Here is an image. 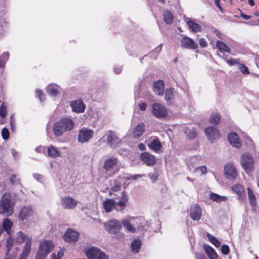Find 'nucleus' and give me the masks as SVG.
<instances>
[{"label":"nucleus","instance_id":"30","mask_svg":"<svg viewBox=\"0 0 259 259\" xmlns=\"http://www.w3.org/2000/svg\"><path fill=\"white\" fill-rule=\"evenodd\" d=\"M130 219L131 218L124 219L122 220L121 222L123 227H124L128 232L133 233L136 232V230L135 228L131 225Z\"/></svg>","mask_w":259,"mask_h":259},{"label":"nucleus","instance_id":"39","mask_svg":"<svg viewBox=\"0 0 259 259\" xmlns=\"http://www.w3.org/2000/svg\"><path fill=\"white\" fill-rule=\"evenodd\" d=\"M173 89H166L165 91V99L167 103H171L174 99Z\"/></svg>","mask_w":259,"mask_h":259},{"label":"nucleus","instance_id":"37","mask_svg":"<svg viewBox=\"0 0 259 259\" xmlns=\"http://www.w3.org/2000/svg\"><path fill=\"white\" fill-rule=\"evenodd\" d=\"M247 190L249 203L251 205L255 206L256 205V200L255 195L250 187H247Z\"/></svg>","mask_w":259,"mask_h":259},{"label":"nucleus","instance_id":"46","mask_svg":"<svg viewBox=\"0 0 259 259\" xmlns=\"http://www.w3.org/2000/svg\"><path fill=\"white\" fill-rule=\"evenodd\" d=\"M225 60H226V62L228 63V64L229 65H230V66H233V65H239V64H240L239 59H234L233 58H231L230 59H225Z\"/></svg>","mask_w":259,"mask_h":259},{"label":"nucleus","instance_id":"13","mask_svg":"<svg viewBox=\"0 0 259 259\" xmlns=\"http://www.w3.org/2000/svg\"><path fill=\"white\" fill-rule=\"evenodd\" d=\"M205 134L207 138L211 141L220 138L221 135L217 127L210 126L206 127L204 130Z\"/></svg>","mask_w":259,"mask_h":259},{"label":"nucleus","instance_id":"32","mask_svg":"<svg viewBox=\"0 0 259 259\" xmlns=\"http://www.w3.org/2000/svg\"><path fill=\"white\" fill-rule=\"evenodd\" d=\"M163 20L167 24H171L173 21L174 16L171 12L166 10L163 13Z\"/></svg>","mask_w":259,"mask_h":259},{"label":"nucleus","instance_id":"45","mask_svg":"<svg viewBox=\"0 0 259 259\" xmlns=\"http://www.w3.org/2000/svg\"><path fill=\"white\" fill-rule=\"evenodd\" d=\"M238 68L243 74H248L249 73L248 68L244 64L240 63L238 65Z\"/></svg>","mask_w":259,"mask_h":259},{"label":"nucleus","instance_id":"41","mask_svg":"<svg viewBox=\"0 0 259 259\" xmlns=\"http://www.w3.org/2000/svg\"><path fill=\"white\" fill-rule=\"evenodd\" d=\"M185 133L188 136L189 139H194L196 137L197 135V133L196 130V128H190L189 127H187L185 130Z\"/></svg>","mask_w":259,"mask_h":259},{"label":"nucleus","instance_id":"19","mask_svg":"<svg viewBox=\"0 0 259 259\" xmlns=\"http://www.w3.org/2000/svg\"><path fill=\"white\" fill-rule=\"evenodd\" d=\"M103 206L107 213L111 212L113 209L118 211V208L115 206V202L113 199H106L103 202Z\"/></svg>","mask_w":259,"mask_h":259},{"label":"nucleus","instance_id":"23","mask_svg":"<svg viewBox=\"0 0 259 259\" xmlns=\"http://www.w3.org/2000/svg\"><path fill=\"white\" fill-rule=\"evenodd\" d=\"M102 250L97 247H92L85 251V255L88 259H96Z\"/></svg>","mask_w":259,"mask_h":259},{"label":"nucleus","instance_id":"36","mask_svg":"<svg viewBox=\"0 0 259 259\" xmlns=\"http://www.w3.org/2000/svg\"><path fill=\"white\" fill-rule=\"evenodd\" d=\"M187 23L190 29L193 32H198L201 30V26L197 23H195L193 20H188Z\"/></svg>","mask_w":259,"mask_h":259},{"label":"nucleus","instance_id":"61","mask_svg":"<svg viewBox=\"0 0 259 259\" xmlns=\"http://www.w3.org/2000/svg\"><path fill=\"white\" fill-rule=\"evenodd\" d=\"M57 255L59 259H61L64 255V250L62 249L59 250Z\"/></svg>","mask_w":259,"mask_h":259},{"label":"nucleus","instance_id":"12","mask_svg":"<svg viewBox=\"0 0 259 259\" xmlns=\"http://www.w3.org/2000/svg\"><path fill=\"white\" fill-rule=\"evenodd\" d=\"M181 46L183 48L195 50L198 48V46L192 38L183 36L180 41Z\"/></svg>","mask_w":259,"mask_h":259},{"label":"nucleus","instance_id":"48","mask_svg":"<svg viewBox=\"0 0 259 259\" xmlns=\"http://www.w3.org/2000/svg\"><path fill=\"white\" fill-rule=\"evenodd\" d=\"M7 115V107L4 105V103H3L0 107V116L2 118H5Z\"/></svg>","mask_w":259,"mask_h":259},{"label":"nucleus","instance_id":"60","mask_svg":"<svg viewBox=\"0 0 259 259\" xmlns=\"http://www.w3.org/2000/svg\"><path fill=\"white\" fill-rule=\"evenodd\" d=\"M220 0H214V4L217 6V7L220 9V10L222 12H223V9L220 4Z\"/></svg>","mask_w":259,"mask_h":259},{"label":"nucleus","instance_id":"47","mask_svg":"<svg viewBox=\"0 0 259 259\" xmlns=\"http://www.w3.org/2000/svg\"><path fill=\"white\" fill-rule=\"evenodd\" d=\"M10 181L12 184L13 185H18L20 183L21 180L17 178V176L15 175H11Z\"/></svg>","mask_w":259,"mask_h":259},{"label":"nucleus","instance_id":"54","mask_svg":"<svg viewBox=\"0 0 259 259\" xmlns=\"http://www.w3.org/2000/svg\"><path fill=\"white\" fill-rule=\"evenodd\" d=\"M138 106L140 110L142 111H145L147 106V104L145 102L139 103Z\"/></svg>","mask_w":259,"mask_h":259},{"label":"nucleus","instance_id":"56","mask_svg":"<svg viewBox=\"0 0 259 259\" xmlns=\"http://www.w3.org/2000/svg\"><path fill=\"white\" fill-rule=\"evenodd\" d=\"M96 259H108V256L106 255V254L103 252L102 251L99 254V255Z\"/></svg>","mask_w":259,"mask_h":259},{"label":"nucleus","instance_id":"5","mask_svg":"<svg viewBox=\"0 0 259 259\" xmlns=\"http://www.w3.org/2000/svg\"><path fill=\"white\" fill-rule=\"evenodd\" d=\"M152 113L158 118H165L167 115V110L166 107L159 103H154L152 106Z\"/></svg>","mask_w":259,"mask_h":259},{"label":"nucleus","instance_id":"28","mask_svg":"<svg viewBox=\"0 0 259 259\" xmlns=\"http://www.w3.org/2000/svg\"><path fill=\"white\" fill-rule=\"evenodd\" d=\"M12 227L13 223L10 219L8 218L4 219L2 227H1L3 228V231H5L8 235L11 234Z\"/></svg>","mask_w":259,"mask_h":259},{"label":"nucleus","instance_id":"42","mask_svg":"<svg viewBox=\"0 0 259 259\" xmlns=\"http://www.w3.org/2000/svg\"><path fill=\"white\" fill-rule=\"evenodd\" d=\"M9 58V53L7 52H4L2 56H0V68H4L5 64Z\"/></svg>","mask_w":259,"mask_h":259},{"label":"nucleus","instance_id":"51","mask_svg":"<svg viewBox=\"0 0 259 259\" xmlns=\"http://www.w3.org/2000/svg\"><path fill=\"white\" fill-rule=\"evenodd\" d=\"M48 94L52 96L55 97L58 94V91L57 89L54 87H50L48 90Z\"/></svg>","mask_w":259,"mask_h":259},{"label":"nucleus","instance_id":"58","mask_svg":"<svg viewBox=\"0 0 259 259\" xmlns=\"http://www.w3.org/2000/svg\"><path fill=\"white\" fill-rule=\"evenodd\" d=\"M196 259H207V258L203 253H198L196 255Z\"/></svg>","mask_w":259,"mask_h":259},{"label":"nucleus","instance_id":"40","mask_svg":"<svg viewBox=\"0 0 259 259\" xmlns=\"http://www.w3.org/2000/svg\"><path fill=\"white\" fill-rule=\"evenodd\" d=\"M210 198L213 201H217V202H221L222 201H226L227 200V197L226 196H220L219 195L214 193H210Z\"/></svg>","mask_w":259,"mask_h":259},{"label":"nucleus","instance_id":"27","mask_svg":"<svg viewBox=\"0 0 259 259\" xmlns=\"http://www.w3.org/2000/svg\"><path fill=\"white\" fill-rule=\"evenodd\" d=\"M148 147L153 151L157 152L160 150L162 146L158 139H154L148 144Z\"/></svg>","mask_w":259,"mask_h":259},{"label":"nucleus","instance_id":"11","mask_svg":"<svg viewBox=\"0 0 259 259\" xmlns=\"http://www.w3.org/2000/svg\"><path fill=\"white\" fill-rule=\"evenodd\" d=\"M140 159L146 165L149 166H154L156 163L155 156L147 152L142 153Z\"/></svg>","mask_w":259,"mask_h":259},{"label":"nucleus","instance_id":"2","mask_svg":"<svg viewBox=\"0 0 259 259\" xmlns=\"http://www.w3.org/2000/svg\"><path fill=\"white\" fill-rule=\"evenodd\" d=\"M105 229L110 234H117L118 238H123L124 234L119 233L121 229V225L117 220H111L105 224Z\"/></svg>","mask_w":259,"mask_h":259},{"label":"nucleus","instance_id":"59","mask_svg":"<svg viewBox=\"0 0 259 259\" xmlns=\"http://www.w3.org/2000/svg\"><path fill=\"white\" fill-rule=\"evenodd\" d=\"M121 189V186L119 185H115L111 188V190L113 191L116 192L118 191Z\"/></svg>","mask_w":259,"mask_h":259},{"label":"nucleus","instance_id":"4","mask_svg":"<svg viewBox=\"0 0 259 259\" xmlns=\"http://www.w3.org/2000/svg\"><path fill=\"white\" fill-rule=\"evenodd\" d=\"M241 164L247 174H249L254 170L253 159L248 154H244L242 155L241 159Z\"/></svg>","mask_w":259,"mask_h":259},{"label":"nucleus","instance_id":"8","mask_svg":"<svg viewBox=\"0 0 259 259\" xmlns=\"http://www.w3.org/2000/svg\"><path fill=\"white\" fill-rule=\"evenodd\" d=\"M106 142L108 145L112 148H115L120 143V140L117 137L115 132L108 131L105 133Z\"/></svg>","mask_w":259,"mask_h":259},{"label":"nucleus","instance_id":"53","mask_svg":"<svg viewBox=\"0 0 259 259\" xmlns=\"http://www.w3.org/2000/svg\"><path fill=\"white\" fill-rule=\"evenodd\" d=\"M221 252L224 255H227L230 252V248L228 245L224 244L221 247Z\"/></svg>","mask_w":259,"mask_h":259},{"label":"nucleus","instance_id":"17","mask_svg":"<svg viewBox=\"0 0 259 259\" xmlns=\"http://www.w3.org/2000/svg\"><path fill=\"white\" fill-rule=\"evenodd\" d=\"M190 215L194 221H198L201 216V209L198 204H195L190 208Z\"/></svg>","mask_w":259,"mask_h":259},{"label":"nucleus","instance_id":"63","mask_svg":"<svg viewBox=\"0 0 259 259\" xmlns=\"http://www.w3.org/2000/svg\"><path fill=\"white\" fill-rule=\"evenodd\" d=\"M138 147L141 151H144L146 149L145 144L142 143L138 144Z\"/></svg>","mask_w":259,"mask_h":259},{"label":"nucleus","instance_id":"18","mask_svg":"<svg viewBox=\"0 0 259 259\" xmlns=\"http://www.w3.org/2000/svg\"><path fill=\"white\" fill-rule=\"evenodd\" d=\"M128 201V197L127 194L125 191L122 192L119 200L115 203V206L118 208V211H122L125 208Z\"/></svg>","mask_w":259,"mask_h":259},{"label":"nucleus","instance_id":"38","mask_svg":"<svg viewBox=\"0 0 259 259\" xmlns=\"http://www.w3.org/2000/svg\"><path fill=\"white\" fill-rule=\"evenodd\" d=\"M28 238H31L27 237L24 233L21 231H19L16 234V240L19 243H22L25 241L27 242Z\"/></svg>","mask_w":259,"mask_h":259},{"label":"nucleus","instance_id":"22","mask_svg":"<svg viewBox=\"0 0 259 259\" xmlns=\"http://www.w3.org/2000/svg\"><path fill=\"white\" fill-rule=\"evenodd\" d=\"M231 190L237 194L239 199H245L246 194L242 185L239 184H235L231 187Z\"/></svg>","mask_w":259,"mask_h":259},{"label":"nucleus","instance_id":"24","mask_svg":"<svg viewBox=\"0 0 259 259\" xmlns=\"http://www.w3.org/2000/svg\"><path fill=\"white\" fill-rule=\"evenodd\" d=\"M70 106L72 110L77 113L83 112L85 109V105L81 100L71 102Z\"/></svg>","mask_w":259,"mask_h":259},{"label":"nucleus","instance_id":"16","mask_svg":"<svg viewBox=\"0 0 259 259\" xmlns=\"http://www.w3.org/2000/svg\"><path fill=\"white\" fill-rule=\"evenodd\" d=\"M54 248V245L52 241L45 240L40 243L38 249L48 254L53 250Z\"/></svg>","mask_w":259,"mask_h":259},{"label":"nucleus","instance_id":"3","mask_svg":"<svg viewBox=\"0 0 259 259\" xmlns=\"http://www.w3.org/2000/svg\"><path fill=\"white\" fill-rule=\"evenodd\" d=\"M13 212L14 207L11 203V200L8 198H2L0 201V214L9 217Z\"/></svg>","mask_w":259,"mask_h":259},{"label":"nucleus","instance_id":"49","mask_svg":"<svg viewBox=\"0 0 259 259\" xmlns=\"http://www.w3.org/2000/svg\"><path fill=\"white\" fill-rule=\"evenodd\" d=\"M2 136L3 139L7 140L9 138L10 133L9 130L6 128L4 127L2 130Z\"/></svg>","mask_w":259,"mask_h":259},{"label":"nucleus","instance_id":"31","mask_svg":"<svg viewBox=\"0 0 259 259\" xmlns=\"http://www.w3.org/2000/svg\"><path fill=\"white\" fill-rule=\"evenodd\" d=\"M48 155L52 158H57L61 155V152L57 148L52 145L48 148Z\"/></svg>","mask_w":259,"mask_h":259},{"label":"nucleus","instance_id":"64","mask_svg":"<svg viewBox=\"0 0 259 259\" xmlns=\"http://www.w3.org/2000/svg\"><path fill=\"white\" fill-rule=\"evenodd\" d=\"M240 16L242 18H244L245 20H248L251 18V16L250 15H247L246 14H244L243 13H241Z\"/></svg>","mask_w":259,"mask_h":259},{"label":"nucleus","instance_id":"25","mask_svg":"<svg viewBox=\"0 0 259 259\" xmlns=\"http://www.w3.org/2000/svg\"><path fill=\"white\" fill-rule=\"evenodd\" d=\"M203 249L210 259H218V254L211 246L205 244L203 245Z\"/></svg>","mask_w":259,"mask_h":259},{"label":"nucleus","instance_id":"34","mask_svg":"<svg viewBox=\"0 0 259 259\" xmlns=\"http://www.w3.org/2000/svg\"><path fill=\"white\" fill-rule=\"evenodd\" d=\"M216 47L222 53H231L230 48L222 41L217 40L216 42Z\"/></svg>","mask_w":259,"mask_h":259},{"label":"nucleus","instance_id":"10","mask_svg":"<svg viewBox=\"0 0 259 259\" xmlns=\"http://www.w3.org/2000/svg\"><path fill=\"white\" fill-rule=\"evenodd\" d=\"M34 213V211L31 206H24L20 210L18 218L21 221H25L32 217Z\"/></svg>","mask_w":259,"mask_h":259},{"label":"nucleus","instance_id":"50","mask_svg":"<svg viewBox=\"0 0 259 259\" xmlns=\"http://www.w3.org/2000/svg\"><path fill=\"white\" fill-rule=\"evenodd\" d=\"M47 255L48 254L38 249L36 252L35 259H45Z\"/></svg>","mask_w":259,"mask_h":259},{"label":"nucleus","instance_id":"15","mask_svg":"<svg viewBox=\"0 0 259 259\" xmlns=\"http://www.w3.org/2000/svg\"><path fill=\"white\" fill-rule=\"evenodd\" d=\"M118 159L115 157H110L106 159L104 162L103 168L106 171H111L118 166Z\"/></svg>","mask_w":259,"mask_h":259},{"label":"nucleus","instance_id":"29","mask_svg":"<svg viewBox=\"0 0 259 259\" xmlns=\"http://www.w3.org/2000/svg\"><path fill=\"white\" fill-rule=\"evenodd\" d=\"M142 243L139 239H134L131 243V249L133 252L137 253L139 252Z\"/></svg>","mask_w":259,"mask_h":259},{"label":"nucleus","instance_id":"21","mask_svg":"<svg viewBox=\"0 0 259 259\" xmlns=\"http://www.w3.org/2000/svg\"><path fill=\"white\" fill-rule=\"evenodd\" d=\"M228 139L230 144L234 147L239 148L241 146V143L238 135L235 132L230 133L228 135Z\"/></svg>","mask_w":259,"mask_h":259},{"label":"nucleus","instance_id":"35","mask_svg":"<svg viewBox=\"0 0 259 259\" xmlns=\"http://www.w3.org/2000/svg\"><path fill=\"white\" fill-rule=\"evenodd\" d=\"M32 245V238H28L21 254L27 256L30 252Z\"/></svg>","mask_w":259,"mask_h":259},{"label":"nucleus","instance_id":"43","mask_svg":"<svg viewBox=\"0 0 259 259\" xmlns=\"http://www.w3.org/2000/svg\"><path fill=\"white\" fill-rule=\"evenodd\" d=\"M209 241L214 245L216 247H219L221 245V242L215 237L212 236L209 234L207 235Z\"/></svg>","mask_w":259,"mask_h":259},{"label":"nucleus","instance_id":"44","mask_svg":"<svg viewBox=\"0 0 259 259\" xmlns=\"http://www.w3.org/2000/svg\"><path fill=\"white\" fill-rule=\"evenodd\" d=\"M13 244V239L9 237L7 238L6 242V247L7 251V254L9 253L10 250L12 248Z\"/></svg>","mask_w":259,"mask_h":259},{"label":"nucleus","instance_id":"1","mask_svg":"<svg viewBox=\"0 0 259 259\" xmlns=\"http://www.w3.org/2000/svg\"><path fill=\"white\" fill-rule=\"evenodd\" d=\"M74 121L69 118H63L55 123L53 126L54 134L56 136H61L64 133L73 129Z\"/></svg>","mask_w":259,"mask_h":259},{"label":"nucleus","instance_id":"62","mask_svg":"<svg viewBox=\"0 0 259 259\" xmlns=\"http://www.w3.org/2000/svg\"><path fill=\"white\" fill-rule=\"evenodd\" d=\"M162 46H163V44H161L160 45H159V46H158L157 47H156L154 49V51L155 52H157V53L160 52L162 49Z\"/></svg>","mask_w":259,"mask_h":259},{"label":"nucleus","instance_id":"7","mask_svg":"<svg viewBox=\"0 0 259 259\" xmlns=\"http://www.w3.org/2000/svg\"><path fill=\"white\" fill-rule=\"evenodd\" d=\"M93 130L83 127L79 131L78 140L81 143L87 142L93 137Z\"/></svg>","mask_w":259,"mask_h":259},{"label":"nucleus","instance_id":"6","mask_svg":"<svg viewBox=\"0 0 259 259\" xmlns=\"http://www.w3.org/2000/svg\"><path fill=\"white\" fill-rule=\"evenodd\" d=\"M79 237V233L78 232L68 228L63 234V239L67 243H74L78 241Z\"/></svg>","mask_w":259,"mask_h":259},{"label":"nucleus","instance_id":"9","mask_svg":"<svg viewBox=\"0 0 259 259\" xmlns=\"http://www.w3.org/2000/svg\"><path fill=\"white\" fill-rule=\"evenodd\" d=\"M77 201L74 198L69 196H65L61 199V206L65 209H72L76 207Z\"/></svg>","mask_w":259,"mask_h":259},{"label":"nucleus","instance_id":"26","mask_svg":"<svg viewBox=\"0 0 259 259\" xmlns=\"http://www.w3.org/2000/svg\"><path fill=\"white\" fill-rule=\"evenodd\" d=\"M145 132V124L143 122L138 124L133 130V136L135 138H138L142 136Z\"/></svg>","mask_w":259,"mask_h":259},{"label":"nucleus","instance_id":"20","mask_svg":"<svg viewBox=\"0 0 259 259\" xmlns=\"http://www.w3.org/2000/svg\"><path fill=\"white\" fill-rule=\"evenodd\" d=\"M164 83L162 80L154 81L153 85V90L159 96H161L164 93Z\"/></svg>","mask_w":259,"mask_h":259},{"label":"nucleus","instance_id":"57","mask_svg":"<svg viewBox=\"0 0 259 259\" xmlns=\"http://www.w3.org/2000/svg\"><path fill=\"white\" fill-rule=\"evenodd\" d=\"M141 177H142L141 175H138V174L135 175H131L128 178V180H134L137 179V178H140Z\"/></svg>","mask_w":259,"mask_h":259},{"label":"nucleus","instance_id":"52","mask_svg":"<svg viewBox=\"0 0 259 259\" xmlns=\"http://www.w3.org/2000/svg\"><path fill=\"white\" fill-rule=\"evenodd\" d=\"M36 94H37V97L41 101H43L45 100V95L42 90L37 89L36 90Z\"/></svg>","mask_w":259,"mask_h":259},{"label":"nucleus","instance_id":"55","mask_svg":"<svg viewBox=\"0 0 259 259\" xmlns=\"http://www.w3.org/2000/svg\"><path fill=\"white\" fill-rule=\"evenodd\" d=\"M199 42L200 47L202 48H205L207 46V43L204 38L200 39Z\"/></svg>","mask_w":259,"mask_h":259},{"label":"nucleus","instance_id":"14","mask_svg":"<svg viewBox=\"0 0 259 259\" xmlns=\"http://www.w3.org/2000/svg\"><path fill=\"white\" fill-rule=\"evenodd\" d=\"M224 172L226 177L229 179H235L237 176V171L232 163H228L224 167Z\"/></svg>","mask_w":259,"mask_h":259},{"label":"nucleus","instance_id":"33","mask_svg":"<svg viewBox=\"0 0 259 259\" xmlns=\"http://www.w3.org/2000/svg\"><path fill=\"white\" fill-rule=\"evenodd\" d=\"M221 120V116L218 112L212 113L209 117V121L210 123L215 125L220 124Z\"/></svg>","mask_w":259,"mask_h":259}]
</instances>
